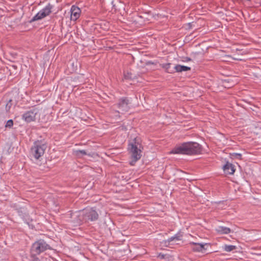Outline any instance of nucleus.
<instances>
[{"label":"nucleus","instance_id":"f257e3e1","mask_svg":"<svg viewBox=\"0 0 261 261\" xmlns=\"http://www.w3.org/2000/svg\"><path fill=\"white\" fill-rule=\"evenodd\" d=\"M203 147L196 142H186L177 145L171 151L173 154H181L188 155H199L202 153Z\"/></svg>","mask_w":261,"mask_h":261},{"label":"nucleus","instance_id":"f03ea898","mask_svg":"<svg viewBox=\"0 0 261 261\" xmlns=\"http://www.w3.org/2000/svg\"><path fill=\"white\" fill-rule=\"evenodd\" d=\"M74 217H77V219L73 220L74 225H81L83 222L95 221L98 220L99 215L93 207L83 210L82 211L76 212L73 215Z\"/></svg>","mask_w":261,"mask_h":261},{"label":"nucleus","instance_id":"7ed1b4c3","mask_svg":"<svg viewBox=\"0 0 261 261\" xmlns=\"http://www.w3.org/2000/svg\"><path fill=\"white\" fill-rule=\"evenodd\" d=\"M142 149H143V147L137 138H135L131 143L128 144L127 149L132 160L130 162V165H134L136 162L141 159Z\"/></svg>","mask_w":261,"mask_h":261},{"label":"nucleus","instance_id":"20e7f679","mask_svg":"<svg viewBox=\"0 0 261 261\" xmlns=\"http://www.w3.org/2000/svg\"><path fill=\"white\" fill-rule=\"evenodd\" d=\"M46 148V143L44 141H36L31 148V154L35 159L39 160L44 154Z\"/></svg>","mask_w":261,"mask_h":261},{"label":"nucleus","instance_id":"39448f33","mask_svg":"<svg viewBox=\"0 0 261 261\" xmlns=\"http://www.w3.org/2000/svg\"><path fill=\"white\" fill-rule=\"evenodd\" d=\"M47 249L51 250L52 248L44 240L40 239L32 244L31 249V256L39 255Z\"/></svg>","mask_w":261,"mask_h":261},{"label":"nucleus","instance_id":"423d86ee","mask_svg":"<svg viewBox=\"0 0 261 261\" xmlns=\"http://www.w3.org/2000/svg\"><path fill=\"white\" fill-rule=\"evenodd\" d=\"M130 101L128 98L122 97L119 99L117 103L114 105L119 110H113L114 113H117L116 116L120 117L119 114H124L128 112L130 109Z\"/></svg>","mask_w":261,"mask_h":261},{"label":"nucleus","instance_id":"0eeeda50","mask_svg":"<svg viewBox=\"0 0 261 261\" xmlns=\"http://www.w3.org/2000/svg\"><path fill=\"white\" fill-rule=\"evenodd\" d=\"M37 111L36 109L31 110L25 112L22 116V118L25 122L29 123L35 121L36 116L37 114Z\"/></svg>","mask_w":261,"mask_h":261},{"label":"nucleus","instance_id":"6e6552de","mask_svg":"<svg viewBox=\"0 0 261 261\" xmlns=\"http://www.w3.org/2000/svg\"><path fill=\"white\" fill-rule=\"evenodd\" d=\"M70 12L71 20L75 21L80 17L81 10L78 7L73 5L70 9Z\"/></svg>","mask_w":261,"mask_h":261},{"label":"nucleus","instance_id":"1a4fd4ad","mask_svg":"<svg viewBox=\"0 0 261 261\" xmlns=\"http://www.w3.org/2000/svg\"><path fill=\"white\" fill-rule=\"evenodd\" d=\"M207 244H202L199 243H195L193 242H191L189 243V245L192 246L191 247V249L194 252H202L203 250H205L206 249L204 248V246L207 245Z\"/></svg>","mask_w":261,"mask_h":261},{"label":"nucleus","instance_id":"9d476101","mask_svg":"<svg viewBox=\"0 0 261 261\" xmlns=\"http://www.w3.org/2000/svg\"><path fill=\"white\" fill-rule=\"evenodd\" d=\"M223 169L225 174L230 175L233 174L236 170L234 166L228 162L223 166Z\"/></svg>","mask_w":261,"mask_h":261},{"label":"nucleus","instance_id":"9b49d317","mask_svg":"<svg viewBox=\"0 0 261 261\" xmlns=\"http://www.w3.org/2000/svg\"><path fill=\"white\" fill-rule=\"evenodd\" d=\"M161 66L165 69V71L169 73H175V69L174 67L172 68L171 65L172 64L168 63L165 64H162L160 65Z\"/></svg>","mask_w":261,"mask_h":261},{"label":"nucleus","instance_id":"f8f14e48","mask_svg":"<svg viewBox=\"0 0 261 261\" xmlns=\"http://www.w3.org/2000/svg\"><path fill=\"white\" fill-rule=\"evenodd\" d=\"M175 72H181L182 71H186L191 70V68L188 66L180 65H176L174 66Z\"/></svg>","mask_w":261,"mask_h":261},{"label":"nucleus","instance_id":"ddd939ff","mask_svg":"<svg viewBox=\"0 0 261 261\" xmlns=\"http://www.w3.org/2000/svg\"><path fill=\"white\" fill-rule=\"evenodd\" d=\"M231 229L225 226H219L216 229V231L220 234H228L231 232Z\"/></svg>","mask_w":261,"mask_h":261},{"label":"nucleus","instance_id":"4468645a","mask_svg":"<svg viewBox=\"0 0 261 261\" xmlns=\"http://www.w3.org/2000/svg\"><path fill=\"white\" fill-rule=\"evenodd\" d=\"M47 16L45 13L41 10L39 11L32 19L31 21H34L41 19L42 18Z\"/></svg>","mask_w":261,"mask_h":261},{"label":"nucleus","instance_id":"2eb2a0df","mask_svg":"<svg viewBox=\"0 0 261 261\" xmlns=\"http://www.w3.org/2000/svg\"><path fill=\"white\" fill-rule=\"evenodd\" d=\"M47 16L45 13L41 10L39 11L32 19L31 21H34L41 19L42 18Z\"/></svg>","mask_w":261,"mask_h":261},{"label":"nucleus","instance_id":"dca6fc26","mask_svg":"<svg viewBox=\"0 0 261 261\" xmlns=\"http://www.w3.org/2000/svg\"><path fill=\"white\" fill-rule=\"evenodd\" d=\"M53 7L54 6L51 4L48 3L42 10L45 13L46 16H48L51 13Z\"/></svg>","mask_w":261,"mask_h":261},{"label":"nucleus","instance_id":"f3484780","mask_svg":"<svg viewBox=\"0 0 261 261\" xmlns=\"http://www.w3.org/2000/svg\"><path fill=\"white\" fill-rule=\"evenodd\" d=\"M183 234L180 231L178 232L176 234H175L174 236L170 238V241H180L182 239Z\"/></svg>","mask_w":261,"mask_h":261},{"label":"nucleus","instance_id":"a211bd4d","mask_svg":"<svg viewBox=\"0 0 261 261\" xmlns=\"http://www.w3.org/2000/svg\"><path fill=\"white\" fill-rule=\"evenodd\" d=\"M73 154L78 158H82L87 154V152L84 150H76L73 151Z\"/></svg>","mask_w":261,"mask_h":261},{"label":"nucleus","instance_id":"6ab92c4d","mask_svg":"<svg viewBox=\"0 0 261 261\" xmlns=\"http://www.w3.org/2000/svg\"><path fill=\"white\" fill-rule=\"evenodd\" d=\"M236 246H234V245H225L223 247V248L224 249V250H225V251L226 252H230V251H233V250L236 249Z\"/></svg>","mask_w":261,"mask_h":261},{"label":"nucleus","instance_id":"aec40b11","mask_svg":"<svg viewBox=\"0 0 261 261\" xmlns=\"http://www.w3.org/2000/svg\"><path fill=\"white\" fill-rule=\"evenodd\" d=\"M231 157L233 159H237L239 160H242V154L238 153H233L231 154Z\"/></svg>","mask_w":261,"mask_h":261},{"label":"nucleus","instance_id":"412c9836","mask_svg":"<svg viewBox=\"0 0 261 261\" xmlns=\"http://www.w3.org/2000/svg\"><path fill=\"white\" fill-rule=\"evenodd\" d=\"M171 242H172V241H170V238H168V239L166 240H164L163 241V242H162V243L163 244V245L165 247H168L170 246V245L171 244L170 243Z\"/></svg>","mask_w":261,"mask_h":261},{"label":"nucleus","instance_id":"4be33fe9","mask_svg":"<svg viewBox=\"0 0 261 261\" xmlns=\"http://www.w3.org/2000/svg\"><path fill=\"white\" fill-rule=\"evenodd\" d=\"M13 125V121L12 119H10L9 120L7 121L6 124V125L5 126L6 127H11Z\"/></svg>","mask_w":261,"mask_h":261},{"label":"nucleus","instance_id":"5701e85b","mask_svg":"<svg viewBox=\"0 0 261 261\" xmlns=\"http://www.w3.org/2000/svg\"><path fill=\"white\" fill-rule=\"evenodd\" d=\"M165 257L166 255L162 254V253H160L158 255V257L161 259H165Z\"/></svg>","mask_w":261,"mask_h":261},{"label":"nucleus","instance_id":"b1692460","mask_svg":"<svg viewBox=\"0 0 261 261\" xmlns=\"http://www.w3.org/2000/svg\"><path fill=\"white\" fill-rule=\"evenodd\" d=\"M75 213V212L71 214V222L72 223H73V220H76V219H77V217H74V216H73V215H74Z\"/></svg>","mask_w":261,"mask_h":261},{"label":"nucleus","instance_id":"393cba45","mask_svg":"<svg viewBox=\"0 0 261 261\" xmlns=\"http://www.w3.org/2000/svg\"><path fill=\"white\" fill-rule=\"evenodd\" d=\"M33 258V261H40L39 258L37 257V256H31Z\"/></svg>","mask_w":261,"mask_h":261},{"label":"nucleus","instance_id":"a878e982","mask_svg":"<svg viewBox=\"0 0 261 261\" xmlns=\"http://www.w3.org/2000/svg\"><path fill=\"white\" fill-rule=\"evenodd\" d=\"M186 61H191V59L190 58L187 57L186 58Z\"/></svg>","mask_w":261,"mask_h":261}]
</instances>
